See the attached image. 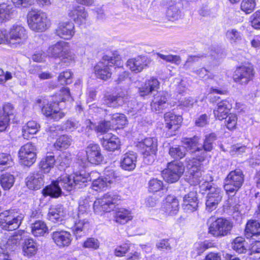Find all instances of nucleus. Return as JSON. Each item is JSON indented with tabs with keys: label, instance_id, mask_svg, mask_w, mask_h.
Here are the masks:
<instances>
[{
	"label": "nucleus",
	"instance_id": "nucleus-1",
	"mask_svg": "<svg viewBox=\"0 0 260 260\" xmlns=\"http://www.w3.org/2000/svg\"><path fill=\"white\" fill-rule=\"evenodd\" d=\"M114 65L119 68L122 67L120 56L116 53H113L112 56L104 55L102 60L94 67L95 76L104 80L110 78L112 73L110 68Z\"/></svg>",
	"mask_w": 260,
	"mask_h": 260
},
{
	"label": "nucleus",
	"instance_id": "nucleus-2",
	"mask_svg": "<svg viewBox=\"0 0 260 260\" xmlns=\"http://www.w3.org/2000/svg\"><path fill=\"white\" fill-rule=\"evenodd\" d=\"M27 22L29 28L37 32L45 31L51 24L48 15L41 11H29L27 15Z\"/></svg>",
	"mask_w": 260,
	"mask_h": 260
},
{
	"label": "nucleus",
	"instance_id": "nucleus-3",
	"mask_svg": "<svg viewBox=\"0 0 260 260\" xmlns=\"http://www.w3.org/2000/svg\"><path fill=\"white\" fill-rule=\"evenodd\" d=\"M24 217L20 211H5L0 214V226L4 230L13 231L18 229Z\"/></svg>",
	"mask_w": 260,
	"mask_h": 260
},
{
	"label": "nucleus",
	"instance_id": "nucleus-4",
	"mask_svg": "<svg viewBox=\"0 0 260 260\" xmlns=\"http://www.w3.org/2000/svg\"><path fill=\"white\" fill-rule=\"evenodd\" d=\"M204 154L202 153L197 157L198 161L194 159H187L186 166L190 174L188 182L191 185H200L202 183V185L205 183V186L207 185L208 182L204 181L202 173L200 170L201 163L204 161Z\"/></svg>",
	"mask_w": 260,
	"mask_h": 260
},
{
	"label": "nucleus",
	"instance_id": "nucleus-5",
	"mask_svg": "<svg viewBox=\"0 0 260 260\" xmlns=\"http://www.w3.org/2000/svg\"><path fill=\"white\" fill-rule=\"evenodd\" d=\"M8 34V45L12 48H17L24 45L27 39V30L21 24H15L10 28Z\"/></svg>",
	"mask_w": 260,
	"mask_h": 260
},
{
	"label": "nucleus",
	"instance_id": "nucleus-6",
	"mask_svg": "<svg viewBox=\"0 0 260 260\" xmlns=\"http://www.w3.org/2000/svg\"><path fill=\"white\" fill-rule=\"evenodd\" d=\"M244 175L240 169L231 171L224 179V188L227 193L237 192L242 186Z\"/></svg>",
	"mask_w": 260,
	"mask_h": 260
},
{
	"label": "nucleus",
	"instance_id": "nucleus-7",
	"mask_svg": "<svg viewBox=\"0 0 260 260\" xmlns=\"http://www.w3.org/2000/svg\"><path fill=\"white\" fill-rule=\"evenodd\" d=\"M206 189L208 190L206 197V210L211 212L217 208L221 201L222 191L220 188L216 185H212L210 183H207Z\"/></svg>",
	"mask_w": 260,
	"mask_h": 260
},
{
	"label": "nucleus",
	"instance_id": "nucleus-8",
	"mask_svg": "<svg viewBox=\"0 0 260 260\" xmlns=\"http://www.w3.org/2000/svg\"><path fill=\"white\" fill-rule=\"evenodd\" d=\"M233 227V223L230 220L218 218L210 225L209 233L216 238H221L231 233Z\"/></svg>",
	"mask_w": 260,
	"mask_h": 260
},
{
	"label": "nucleus",
	"instance_id": "nucleus-9",
	"mask_svg": "<svg viewBox=\"0 0 260 260\" xmlns=\"http://www.w3.org/2000/svg\"><path fill=\"white\" fill-rule=\"evenodd\" d=\"M143 155L144 162L147 165L153 162L157 150V140L154 138H147L139 143Z\"/></svg>",
	"mask_w": 260,
	"mask_h": 260
},
{
	"label": "nucleus",
	"instance_id": "nucleus-10",
	"mask_svg": "<svg viewBox=\"0 0 260 260\" xmlns=\"http://www.w3.org/2000/svg\"><path fill=\"white\" fill-rule=\"evenodd\" d=\"M184 171V168L181 162L172 161L168 163V168L162 171V175L165 181L172 183L179 179Z\"/></svg>",
	"mask_w": 260,
	"mask_h": 260
},
{
	"label": "nucleus",
	"instance_id": "nucleus-11",
	"mask_svg": "<svg viewBox=\"0 0 260 260\" xmlns=\"http://www.w3.org/2000/svg\"><path fill=\"white\" fill-rule=\"evenodd\" d=\"M118 197L112 193H107L102 198L96 199L93 204L94 212L98 213L110 212L114 207L116 200L119 199Z\"/></svg>",
	"mask_w": 260,
	"mask_h": 260
},
{
	"label": "nucleus",
	"instance_id": "nucleus-12",
	"mask_svg": "<svg viewBox=\"0 0 260 260\" xmlns=\"http://www.w3.org/2000/svg\"><path fill=\"white\" fill-rule=\"evenodd\" d=\"M36 146L31 143L22 146L18 152L20 164L27 167L31 166L36 160Z\"/></svg>",
	"mask_w": 260,
	"mask_h": 260
},
{
	"label": "nucleus",
	"instance_id": "nucleus-13",
	"mask_svg": "<svg viewBox=\"0 0 260 260\" xmlns=\"http://www.w3.org/2000/svg\"><path fill=\"white\" fill-rule=\"evenodd\" d=\"M200 138L197 136H194L191 138L185 139L183 142L185 147V151H189L191 154L190 157H187L186 158V161L187 162V159H194L197 161V157L201 155L202 153L204 154V160L207 157V153L204 152L203 149L199 147Z\"/></svg>",
	"mask_w": 260,
	"mask_h": 260
},
{
	"label": "nucleus",
	"instance_id": "nucleus-14",
	"mask_svg": "<svg viewBox=\"0 0 260 260\" xmlns=\"http://www.w3.org/2000/svg\"><path fill=\"white\" fill-rule=\"evenodd\" d=\"M254 76L253 69L250 66H242L235 71L233 79L235 82L241 85H246L252 80Z\"/></svg>",
	"mask_w": 260,
	"mask_h": 260
},
{
	"label": "nucleus",
	"instance_id": "nucleus-15",
	"mask_svg": "<svg viewBox=\"0 0 260 260\" xmlns=\"http://www.w3.org/2000/svg\"><path fill=\"white\" fill-rule=\"evenodd\" d=\"M67 14L70 18L79 24L85 23L88 17V14L85 9L77 5L68 6Z\"/></svg>",
	"mask_w": 260,
	"mask_h": 260
},
{
	"label": "nucleus",
	"instance_id": "nucleus-16",
	"mask_svg": "<svg viewBox=\"0 0 260 260\" xmlns=\"http://www.w3.org/2000/svg\"><path fill=\"white\" fill-rule=\"evenodd\" d=\"M51 238L55 244L60 248L69 246L72 242L71 234L64 230H56L51 234Z\"/></svg>",
	"mask_w": 260,
	"mask_h": 260
},
{
	"label": "nucleus",
	"instance_id": "nucleus-17",
	"mask_svg": "<svg viewBox=\"0 0 260 260\" xmlns=\"http://www.w3.org/2000/svg\"><path fill=\"white\" fill-rule=\"evenodd\" d=\"M14 107L10 103H5L0 107V132L5 131L9 126L10 116L13 115Z\"/></svg>",
	"mask_w": 260,
	"mask_h": 260
},
{
	"label": "nucleus",
	"instance_id": "nucleus-18",
	"mask_svg": "<svg viewBox=\"0 0 260 260\" xmlns=\"http://www.w3.org/2000/svg\"><path fill=\"white\" fill-rule=\"evenodd\" d=\"M86 153L88 161L92 164L98 165L103 160L101 149L98 144H89L86 148Z\"/></svg>",
	"mask_w": 260,
	"mask_h": 260
},
{
	"label": "nucleus",
	"instance_id": "nucleus-19",
	"mask_svg": "<svg viewBox=\"0 0 260 260\" xmlns=\"http://www.w3.org/2000/svg\"><path fill=\"white\" fill-rule=\"evenodd\" d=\"M152 110L158 113L169 109L171 105L168 102L167 94L164 92H159L155 95L151 104Z\"/></svg>",
	"mask_w": 260,
	"mask_h": 260
},
{
	"label": "nucleus",
	"instance_id": "nucleus-20",
	"mask_svg": "<svg viewBox=\"0 0 260 260\" xmlns=\"http://www.w3.org/2000/svg\"><path fill=\"white\" fill-rule=\"evenodd\" d=\"M99 176L98 172L92 171L90 173H86L84 170L76 172L73 177V180L76 188H82L86 186V183L88 181H91L93 177Z\"/></svg>",
	"mask_w": 260,
	"mask_h": 260
},
{
	"label": "nucleus",
	"instance_id": "nucleus-21",
	"mask_svg": "<svg viewBox=\"0 0 260 260\" xmlns=\"http://www.w3.org/2000/svg\"><path fill=\"white\" fill-rule=\"evenodd\" d=\"M55 33L63 39H70L74 35V25L71 22H62L58 24Z\"/></svg>",
	"mask_w": 260,
	"mask_h": 260
},
{
	"label": "nucleus",
	"instance_id": "nucleus-22",
	"mask_svg": "<svg viewBox=\"0 0 260 260\" xmlns=\"http://www.w3.org/2000/svg\"><path fill=\"white\" fill-rule=\"evenodd\" d=\"M44 176L42 171H37L30 173L26 178L27 186L30 189L37 190L44 185Z\"/></svg>",
	"mask_w": 260,
	"mask_h": 260
},
{
	"label": "nucleus",
	"instance_id": "nucleus-23",
	"mask_svg": "<svg viewBox=\"0 0 260 260\" xmlns=\"http://www.w3.org/2000/svg\"><path fill=\"white\" fill-rule=\"evenodd\" d=\"M66 215V211L61 205L58 204L50 207L48 213V219L53 222L62 221Z\"/></svg>",
	"mask_w": 260,
	"mask_h": 260
},
{
	"label": "nucleus",
	"instance_id": "nucleus-24",
	"mask_svg": "<svg viewBox=\"0 0 260 260\" xmlns=\"http://www.w3.org/2000/svg\"><path fill=\"white\" fill-rule=\"evenodd\" d=\"M159 86V82L157 79L151 77L146 80L144 84L139 88V93L140 96H144L152 93L157 90Z\"/></svg>",
	"mask_w": 260,
	"mask_h": 260
},
{
	"label": "nucleus",
	"instance_id": "nucleus-25",
	"mask_svg": "<svg viewBox=\"0 0 260 260\" xmlns=\"http://www.w3.org/2000/svg\"><path fill=\"white\" fill-rule=\"evenodd\" d=\"M196 191H190L183 198L182 208L186 212H193L197 209L198 201Z\"/></svg>",
	"mask_w": 260,
	"mask_h": 260
},
{
	"label": "nucleus",
	"instance_id": "nucleus-26",
	"mask_svg": "<svg viewBox=\"0 0 260 260\" xmlns=\"http://www.w3.org/2000/svg\"><path fill=\"white\" fill-rule=\"evenodd\" d=\"M101 141L103 147L108 151H113L120 146L118 138L111 133L103 137Z\"/></svg>",
	"mask_w": 260,
	"mask_h": 260
},
{
	"label": "nucleus",
	"instance_id": "nucleus-27",
	"mask_svg": "<svg viewBox=\"0 0 260 260\" xmlns=\"http://www.w3.org/2000/svg\"><path fill=\"white\" fill-rule=\"evenodd\" d=\"M54 105H57L53 102L52 100L49 103V100L44 98H38L35 103L36 106L41 108L42 112L47 117H50L53 111L56 110L54 108Z\"/></svg>",
	"mask_w": 260,
	"mask_h": 260
},
{
	"label": "nucleus",
	"instance_id": "nucleus-28",
	"mask_svg": "<svg viewBox=\"0 0 260 260\" xmlns=\"http://www.w3.org/2000/svg\"><path fill=\"white\" fill-rule=\"evenodd\" d=\"M146 66V58L141 56L129 59L126 62L127 67L131 71L136 73L141 72Z\"/></svg>",
	"mask_w": 260,
	"mask_h": 260
},
{
	"label": "nucleus",
	"instance_id": "nucleus-29",
	"mask_svg": "<svg viewBox=\"0 0 260 260\" xmlns=\"http://www.w3.org/2000/svg\"><path fill=\"white\" fill-rule=\"evenodd\" d=\"M164 118L166 126L169 129L176 131L179 127V125L182 121V117L171 112L165 114Z\"/></svg>",
	"mask_w": 260,
	"mask_h": 260
},
{
	"label": "nucleus",
	"instance_id": "nucleus-30",
	"mask_svg": "<svg viewBox=\"0 0 260 260\" xmlns=\"http://www.w3.org/2000/svg\"><path fill=\"white\" fill-rule=\"evenodd\" d=\"M69 44V43L62 41L57 42L48 48V55L53 57L60 58Z\"/></svg>",
	"mask_w": 260,
	"mask_h": 260
},
{
	"label": "nucleus",
	"instance_id": "nucleus-31",
	"mask_svg": "<svg viewBox=\"0 0 260 260\" xmlns=\"http://www.w3.org/2000/svg\"><path fill=\"white\" fill-rule=\"evenodd\" d=\"M164 208L165 212L169 215L176 214L179 209L178 200L174 196H168L166 199Z\"/></svg>",
	"mask_w": 260,
	"mask_h": 260
},
{
	"label": "nucleus",
	"instance_id": "nucleus-32",
	"mask_svg": "<svg viewBox=\"0 0 260 260\" xmlns=\"http://www.w3.org/2000/svg\"><path fill=\"white\" fill-rule=\"evenodd\" d=\"M136 153L134 152H129L123 155L121 160V166L125 170H133L136 167Z\"/></svg>",
	"mask_w": 260,
	"mask_h": 260
},
{
	"label": "nucleus",
	"instance_id": "nucleus-33",
	"mask_svg": "<svg viewBox=\"0 0 260 260\" xmlns=\"http://www.w3.org/2000/svg\"><path fill=\"white\" fill-rule=\"evenodd\" d=\"M217 106V109L213 111L214 115L216 119L222 120L228 115L231 105L228 101L222 100L218 103Z\"/></svg>",
	"mask_w": 260,
	"mask_h": 260
},
{
	"label": "nucleus",
	"instance_id": "nucleus-34",
	"mask_svg": "<svg viewBox=\"0 0 260 260\" xmlns=\"http://www.w3.org/2000/svg\"><path fill=\"white\" fill-rule=\"evenodd\" d=\"M124 102L123 97L118 93L117 95H105L103 99V103L109 107L116 108Z\"/></svg>",
	"mask_w": 260,
	"mask_h": 260
},
{
	"label": "nucleus",
	"instance_id": "nucleus-35",
	"mask_svg": "<svg viewBox=\"0 0 260 260\" xmlns=\"http://www.w3.org/2000/svg\"><path fill=\"white\" fill-rule=\"evenodd\" d=\"M37 250V244L32 239L25 240L22 245V252L24 255L31 257L36 254Z\"/></svg>",
	"mask_w": 260,
	"mask_h": 260
},
{
	"label": "nucleus",
	"instance_id": "nucleus-36",
	"mask_svg": "<svg viewBox=\"0 0 260 260\" xmlns=\"http://www.w3.org/2000/svg\"><path fill=\"white\" fill-rule=\"evenodd\" d=\"M32 234L35 237L43 236L49 233L48 228L45 222L42 220H37L31 225Z\"/></svg>",
	"mask_w": 260,
	"mask_h": 260
},
{
	"label": "nucleus",
	"instance_id": "nucleus-37",
	"mask_svg": "<svg viewBox=\"0 0 260 260\" xmlns=\"http://www.w3.org/2000/svg\"><path fill=\"white\" fill-rule=\"evenodd\" d=\"M42 193L45 196H49L56 198L61 195L62 191L61 188L55 180L53 181L50 185L46 186L42 190Z\"/></svg>",
	"mask_w": 260,
	"mask_h": 260
},
{
	"label": "nucleus",
	"instance_id": "nucleus-38",
	"mask_svg": "<svg viewBox=\"0 0 260 260\" xmlns=\"http://www.w3.org/2000/svg\"><path fill=\"white\" fill-rule=\"evenodd\" d=\"M225 37L231 44L235 45L242 40L243 35L236 28H230L225 32Z\"/></svg>",
	"mask_w": 260,
	"mask_h": 260
},
{
	"label": "nucleus",
	"instance_id": "nucleus-39",
	"mask_svg": "<svg viewBox=\"0 0 260 260\" xmlns=\"http://www.w3.org/2000/svg\"><path fill=\"white\" fill-rule=\"evenodd\" d=\"M114 217L115 221L120 224H125L132 219L131 212L124 208L117 210Z\"/></svg>",
	"mask_w": 260,
	"mask_h": 260
},
{
	"label": "nucleus",
	"instance_id": "nucleus-40",
	"mask_svg": "<svg viewBox=\"0 0 260 260\" xmlns=\"http://www.w3.org/2000/svg\"><path fill=\"white\" fill-rule=\"evenodd\" d=\"M59 58L61 63L65 66H69L75 63L76 56L71 50L69 44L66 49V51H63Z\"/></svg>",
	"mask_w": 260,
	"mask_h": 260
},
{
	"label": "nucleus",
	"instance_id": "nucleus-41",
	"mask_svg": "<svg viewBox=\"0 0 260 260\" xmlns=\"http://www.w3.org/2000/svg\"><path fill=\"white\" fill-rule=\"evenodd\" d=\"M56 181L61 188H62L68 191L76 188L73 177L68 175L60 176L57 178Z\"/></svg>",
	"mask_w": 260,
	"mask_h": 260
},
{
	"label": "nucleus",
	"instance_id": "nucleus-42",
	"mask_svg": "<svg viewBox=\"0 0 260 260\" xmlns=\"http://www.w3.org/2000/svg\"><path fill=\"white\" fill-rule=\"evenodd\" d=\"M40 125L35 121H28L23 127L22 136L24 139H28L29 135L36 134L39 131Z\"/></svg>",
	"mask_w": 260,
	"mask_h": 260
},
{
	"label": "nucleus",
	"instance_id": "nucleus-43",
	"mask_svg": "<svg viewBox=\"0 0 260 260\" xmlns=\"http://www.w3.org/2000/svg\"><path fill=\"white\" fill-rule=\"evenodd\" d=\"M12 5L3 3L0 5V22L10 19L14 13Z\"/></svg>",
	"mask_w": 260,
	"mask_h": 260
},
{
	"label": "nucleus",
	"instance_id": "nucleus-44",
	"mask_svg": "<svg viewBox=\"0 0 260 260\" xmlns=\"http://www.w3.org/2000/svg\"><path fill=\"white\" fill-rule=\"evenodd\" d=\"M167 16L171 21H175L180 19L182 16L180 5L175 4L169 6L167 11Z\"/></svg>",
	"mask_w": 260,
	"mask_h": 260
},
{
	"label": "nucleus",
	"instance_id": "nucleus-45",
	"mask_svg": "<svg viewBox=\"0 0 260 260\" xmlns=\"http://www.w3.org/2000/svg\"><path fill=\"white\" fill-rule=\"evenodd\" d=\"M55 162V160L53 155H47L41 160L39 164L41 169L39 171H42L43 174L49 173L50 170L54 167Z\"/></svg>",
	"mask_w": 260,
	"mask_h": 260
},
{
	"label": "nucleus",
	"instance_id": "nucleus-46",
	"mask_svg": "<svg viewBox=\"0 0 260 260\" xmlns=\"http://www.w3.org/2000/svg\"><path fill=\"white\" fill-rule=\"evenodd\" d=\"M24 233V231L19 232L17 234L10 237L7 240L6 244L2 245V246L4 247L3 248L9 251L14 250L19 241L22 239V234Z\"/></svg>",
	"mask_w": 260,
	"mask_h": 260
},
{
	"label": "nucleus",
	"instance_id": "nucleus-47",
	"mask_svg": "<svg viewBox=\"0 0 260 260\" xmlns=\"http://www.w3.org/2000/svg\"><path fill=\"white\" fill-rule=\"evenodd\" d=\"M92 188L95 191H102L109 188L110 185L103 176H99L92 179Z\"/></svg>",
	"mask_w": 260,
	"mask_h": 260
},
{
	"label": "nucleus",
	"instance_id": "nucleus-48",
	"mask_svg": "<svg viewBox=\"0 0 260 260\" xmlns=\"http://www.w3.org/2000/svg\"><path fill=\"white\" fill-rule=\"evenodd\" d=\"M245 232L248 237L260 235V223L256 220L249 221L246 226Z\"/></svg>",
	"mask_w": 260,
	"mask_h": 260
},
{
	"label": "nucleus",
	"instance_id": "nucleus-49",
	"mask_svg": "<svg viewBox=\"0 0 260 260\" xmlns=\"http://www.w3.org/2000/svg\"><path fill=\"white\" fill-rule=\"evenodd\" d=\"M74 225L73 227V230L74 234L77 236L88 225V222L86 218H80L77 216H74Z\"/></svg>",
	"mask_w": 260,
	"mask_h": 260
},
{
	"label": "nucleus",
	"instance_id": "nucleus-50",
	"mask_svg": "<svg viewBox=\"0 0 260 260\" xmlns=\"http://www.w3.org/2000/svg\"><path fill=\"white\" fill-rule=\"evenodd\" d=\"M15 178L13 175L10 173L3 174L0 177V183L5 190L10 189L13 185Z\"/></svg>",
	"mask_w": 260,
	"mask_h": 260
},
{
	"label": "nucleus",
	"instance_id": "nucleus-51",
	"mask_svg": "<svg viewBox=\"0 0 260 260\" xmlns=\"http://www.w3.org/2000/svg\"><path fill=\"white\" fill-rule=\"evenodd\" d=\"M247 243L244 239L241 237H237L232 243V248L237 252L244 253L247 251Z\"/></svg>",
	"mask_w": 260,
	"mask_h": 260
},
{
	"label": "nucleus",
	"instance_id": "nucleus-52",
	"mask_svg": "<svg viewBox=\"0 0 260 260\" xmlns=\"http://www.w3.org/2000/svg\"><path fill=\"white\" fill-rule=\"evenodd\" d=\"M72 140L70 137L62 135L59 137L54 144V147L57 149H67L71 144Z\"/></svg>",
	"mask_w": 260,
	"mask_h": 260
},
{
	"label": "nucleus",
	"instance_id": "nucleus-53",
	"mask_svg": "<svg viewBox=\"0 0 260 260\" xmlns=\"http://www.w3.org/2000/svg\"><path fill=\"white\" fill-rule=\"evenodd\" d=\"M169 154L175 159H181L186 154L185 147L183 146H175L170 147Z\"/></svg>",
	"mask_w": 260,
	"mask_h": 260
},
{
	"label": "nucleus",
	"instance_id": "nucleus-54",
	"mask_svg": "<svg viewBox=\"0 0 260 260\" xmlns=\"http://www.w3.org/2000/svg\"><path fill=\"white\" fill-rule=\"evenodd\" d=\"M90 205L87 200L80 202L77 214L75 216L80 218H86L88 216V211Z\"/></svg>",
	"mask_w": 260,
	"mask_h": 260
},
{
	"label": "nucleus",
	"instance_id": "nucleus-55",
	"mask_svg": "<svg viewBox=\"0 0 260 260\" xmlns=\"http://www.w3.org/2000/svg\"><path fill=\"white\" fill-rule=\"evenodd\" d=\"M216 139L217 136L215 133L206 135L203 145V150L205 152L211 151L213 149V143Z\"/></svg>",
	"mask_w": 260,
	"mask_h": 260
},
{
	"label": "nucleus",
	"instance_id": "nucleus-56",
	"mask_svg": "<svg viewBox=\"0 0 260 260\" xmlns=\"http://www.w3.org/2000/svg\"><path fill=\"white\" fill-rule=\"evenodd\" d=\"M73 73L67 70L60 73L58 77V81L61 85L70 84L72 82Z\"/></svg>",
	"mask_w": 260,
	"mask_h": 260
},
{
	"label": "nucleus",
	"instance_id": "nucleus-57",
	"mask_svg": "<svg viewBox=\"0 0 260 260\" xmlns=\"http://www.w3.org/2000/svg\"><path fill=\"white\" fill-rule=\"evenodd\" d=\"M111 125H116L117 127L122 126L127 123L126 118L124 114H115L111 116L110 120Z\"/></svg>",
	"mask_w": 260,
	"mask_h": 260
},
{
	"label": "nucleus",
	"instance_id": "nucleus-58",
	"mask_svg": "<svg viewBox=\"0 0 260 260\" xmlns=\"http://www.w3.org/2000/svg\"><path fill=\"white\" fill-rule=\"evenodd\" d=\"M103 178L106 180L108 184L111 185L116 181V179L119 177L118 174L111 168H106L105 170Z\"/></svg>",
	"mask_w": 260,
	"mask_h": 260
},
{
	"label": "nucleus",
	"instance_id": "nucleus-59",
	"mask_svg": "<svg viewBox=\"0 0 260 260\" xmlns=\"http://www.w3.org/2000/svg\"><path fill=\"white\" fill-rule=\"evenodd\" d=\"M255 0H242L241 9L246 14L251 13L255 7Z\"/></svg>",
	"mask_w": 260,
	"mask_h": 260
},
{
	"label": "nucleus",
	"instance_id": "nucleus-60",
	"mask_svg": "<svg viewBox=\"0 0 260 260\" xmlns=\"http://www.w3.org/2000/svg\"><path fill=\"white\" fill-rule=\"evenodd\" d=\"M70 97V92L69 89L68 88H63L61 91V95H55L52 98V101L57 105L60 102H63L68 100Z\"/></svg>",
	"mask_w": 260,
	"mask_h": 260
},
{
	"label": "nucleus",
	"instance_id": "nucleus-61",
	"mask_svg": "<svg viewBox=\"0 0 260 260\" xmlns=\"http://www.w3.org/2000/svg\"><path fill=\"white\" fill-rule=\"evenodd\" d=\"M224 119L225 124L229 129L232 130L235 128L237 122V117L236 114L230 113L226 115Z\"/></svg>",
	"mask_w": 260,
	"mask_h": 260
},
{
	"label": "nucleus",
	"instance_id": "nucleus-62",
	"mask_svg": "<svg viewBox=\"0 0 260 260\" xmlns=\"http://www.w3.org/2000/svg\"><path fill=\"white\" fill-rule=\"evenodd\" d=\"M110 126L111 123L109 120L102 121L95 126L94 129L97 133L103 135L108 132L110 128Z\"/></svg>",
	"mask_w": 260,
	"mask_h": 260
},
{
	"label": "nucleus",
	"instance_id": "nucleus-63",
	"mask_svg": "<svg viewBox=\"0 0 260 260\" xmlns=\"http://www.w3.org/2000/svg\"><path fill=\"white\" fill-rule=\"evenodd\" d=\"M163 183L162 181L156 178L151 179L148 183V188L149 191L157 192L162 189Z\"/></svg>",
	"mask_w": 260,
	"mask_h": 260
},
{
	"label": "nucleus",
	"instance_id": "nucleus-64",
	"mask_svg": "<svg viewBox=\"0 0 260 260\" xmlns=\"http://www.w3.org/2000/svg\"><path fill=\"white\" fill-rule=\"evenodd\" d=\"M211 247V243L208 241L198 242L194 244V250L198 255L202 254L206 250Z\"/></svg>",
	"mask_w": 260,
	"mask_h": 260
}]
</instances>
